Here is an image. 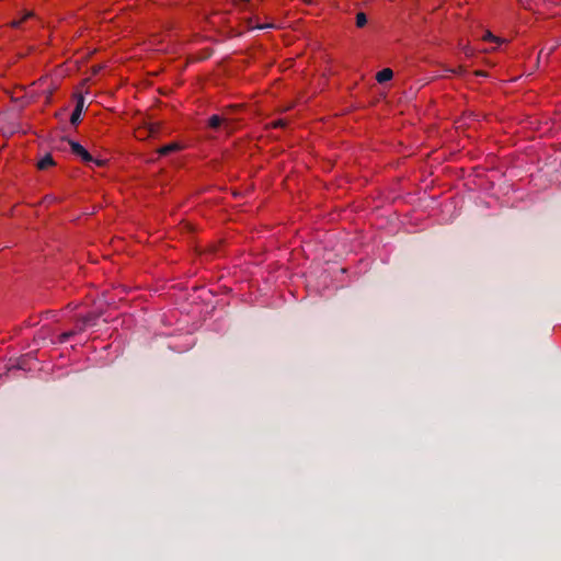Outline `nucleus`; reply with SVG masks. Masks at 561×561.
<instances>
[{
  "label": "nucleus",
  "mask_w": 561,
  "mask_h": 561,
  "mask_svg": "<svg viewBox=\"0 0 561 561\" xmlns=\"http://www.w3.org/2000/svg\"><path fill=\"white\" fill-rule=\"evenodd\" d=\"M367 24V16L364 12H358L356 14V26L364 27Z\"/></svg>",
  "instance_id": "nucleus-8"
},
{
  "label": "nucleus",
  "mask_w": 561,
  "mask_h": 561,
  "mask_svg": "<svg viewBox=\"0 0 561 561\" xmlns=\"http://www.w3.org/2000/svg\"><path fill=\"white\" fill-rule=\"evenodd\" d=\"M83 108H84V98L81 94H79V95H77L76 107L70 116V123L72 125H77L79 123Z\"/></svg>",
  "instance_id": "nucleus-3"
},
{
  "label": "nucleus",
  "mask_w": 561,
  "mask_h": 561,
  "mask_svg": "<svg viewBox=\"0 0 561 561\" xmlns=\"http://www.w3.org/2000/svg\"><path fill=\"white\" fill-rule=\"evenodd\" d=\"M89 325L87 323H84V320L81 318L78 319L77 323H76V333L77 332H83Z\"/></svg>",
  "instance_id": "nucleus-9"
},
{
  "label": "nucleus",
  "mask_w": 561,
  "mask_h": 561,
  "mask_svg": "<svg viewBox=\"0 0 561 561\" xmlns=\"http://www.w3.org/2000/svg\"><path fill=\"white\" fill-rule=\"evenodd\" d=\"M274 27V24H262V25H257L256 28L259 30H265V28H272Z\"/></svg>",
  "instance_id": "nucleus-18"
},
{
  "label": "nucleus",
  "mask_w": 561,
  "mask_h": 561,
  "mask_svg": "<svg viewBox=\"0 0 561 561\" xmlns=\"http://www.w3.org/2000/svg\"><path fill=\"white\" fill-rule=\"evenodd\" d=\"M89 325L87 323H84V320L81 318L78 319L77 323H76V333L77 332H83Z\"/></svg>",
  "instance_id": "nucleus-12"
},
{
  "label": "nucleus",
  "mask_w": 561,
  "mask_h": 561,
  "mask_svg": "<svg viewBox=\"0 0 561 561\" xmlns=\"http://www.w3.org/2000/svg\"><path fill=\"white\" fill-rule=\"evenodd\" d=\"M483 39L484 41H492V42H496L499 43L500 42V38L494 36L491 32H485L484 36H483Z\"/></svg>",
  "instance_id": "nucleus-14"
},
{
  "label": "nucleus",
  "mask_w": 561,
  "mask_h": 561,
  "mask_svg": "<svg viewBox=\"0 0 561 561\" xmlns=\"http://www.w3.org/2000/svg\"><path fill=\"white\" fill-rule=\"evenodd\" d=\"M306 3H311L312 0H304Z\"/></svg>",
  "instance_id": "nucleus-20"
},
{
  "label": "nucleus",
  "mask_w": 561,
  "mask_h": 561,
  "mask_svg": "<svg viewBox=\"0 0 561 561\" xmlns=\"http://www.w3.org/2000/svg\"><path fill=\"white\" fill-rule=\"evenodd\" d=\"M180 149V146L176 142H171L169 145L162 146L158 149V153L160 156H168Z\"/></svg>",
  "instance_id": "nucleus-6"
},
{
  "label": "nucleus",
  "mask_w": 561,
  "mask_h": 561,
  "mask_svg": "<svg viewBox=\"0 0 561 561\" xmlns=\"http://www.w3.org/2000/svg\"><path fill=\"white\" fill-rule=\"evenodd\" d=\"M233 119L229 117H220L219 115H213L208 119V126L213 129H217L220 126H224V129L227 131V134L232 133Z\"/></svg>",
  "instance_id": "nucleus-1"
},
{
  "label": "nucleus",
  "mask_w": 561,
  "mask_h": 561,
  "mask_svg": "<svg viewBox=\"0 0 561 561\" xmlns=\"http://www.w3.org/2000/svg\"><path fill=\"white\" fill-rule=\"evenodd\" d=\"M82 319L84 320V323H87L89 327H92V325L96 324L99 314L95 312H91V313H88L87 316H83Z\"/></svg>",
  "instance_id": "nucleus-7"
},
{
  "label": "nucleus",
  "mask_w": 561,
  "mask_h": 561,
  "mask_svg": "<svg viewBox=\"0 0 561 561\" xmlns=\"http://www.w3.org/2000/svg\"><path fill=\"white\" fill-rule=\"evenodd\" d=\"M31 16H33V12H27L25 13V15L23 16L22 19V22L26 21L27 19H30Z\"/></svg>",
  "instance_id": "nucleus-19"
},
{
  "label": "nucleus",
  "mask_w": 561,
  "mask_h": 561,
  "mask_svg": "<svg viewBox=\"0 0 561 561\" xmlns=\"http://www.w3.org/2000/svg\"><path fill=\"white\" fill-rule=\"evenodd\" d=\"M68 142L72 153L79 157L83 162L89 163L90 161H93V157L82 145L75 140H68Z\"/></svg>",
  "instance_id": "nucleus-2"
},
{
  "label": "nucleus",
  "mask_w": 561,
  "mask_h": 561,
  "mask_svg": "<svg viewBox=\"0 0 561 561\" xmlns=\"http://www.w3.org/2000/svg\"><path fill=\"white\" fill-rule=\"evenodd\" d=\"M89 325L87 323H84V320L81 318L78 319L77 323H76V333L77 332H83Z\"/></svg>",
  "instance_id": "nucleus-10"
},
{
  "label": "nucleus",
  "mask_w": 561,
  "mask_h": 561,
  "mask_svg": "<svg viewBox=\"0 0 561 561\" xmlns=\"http://www.w3.org/2000/svg\"><path fill=\"white\" fill-rule=\"evenodd\" d=\"M274 127H284L286 125V122L283 119H278L273 123Z\"/></svg>",
  "instance_id": "nucleus-16"
},
{
  "label": "nucleus",
  "mask_w": 561,
  "mask_h": 561,
  "mask_svg": "<svg viewBox=\"0 0 561 561\" xmlns=\"http://www.w3.org/2000/svg\"><path fill=\"white\" fill-rule=\"evenodd\" d=\"M392 77H393V71L390 68H385L376 75V80L379 83H383V82L391 80Z\"/></svg>",
  "instance_id": "nucleus-5"
},
{
  "label": "nucleus",
  "mask_w": 561,
  "mask_h": 561,
  "mask_svg": "<svg viewBox=\"0 0 561 561\" xmlns=\"http://www.w3.org/2000/svg\"><path fill=\"white\" fill-rule=\"evenodd\" d=\"M91 162L94 163L96 167H103L106 163V161L103 159H94V158H93V161H91Z\"/></svg>",
  "instance_id": "nucleus-15"
},
{
  "label": "nucleus",
  "mask_w": 561,
  "mask_h": 561,
  "mask_svg": "<svg viewBox=\"0 0 561 561\" xmlns=\"http://www.w3.org/2000/svg\"><path fill=\"white\" fill-rule=\"evenodd\" d=\"M55 165V161L51 157V154L47 153L45 154L41 160H38L36 167L38 170H47L48 168Z\"/></svg>",
  "instance_id": "nucleus-4"
},
{
  "label": "nucleus",
  "mask_w": 561,
  "mask_h": 561,
  "mask_svg": "<svg viewBox=\"0 0 561 561\" xmlns=\"http://www.w3.org/2000/svg\"><path fill=\"white\" fill-rule=\"evenodd\" d=\"M89 325L87 323H84V320L81 318L78 319L77 323H76V333L77 332H83Z\"/></svg>",
  "instance_id": "nucleus-11"
},
{
  "label": "nucleus",
  "mask_w": 561,
  "mask_h": 561,
  "mask_svg": "<svg viewBox=\"0 0 561 561\" xmlns=\"http://www.w3.org/2000/svg\"><path fill=\"white\" fill-rule=\"evenodd\" d=\"M22 23H23L22 20L12 21L11 22V26L14 27V28H18V27L21 26Z\"/></svg>",
  "instance_id": "nucleus-17"
},
{
  "label": "nucleus",
  "mask_w": 561,
  "mask_h": 561,
  "mask_svg": "<svg viewBox=\"0 0 561 561\" xmlns=\"http://www.w3.org/2000/svg\"><path fill=\"white\" fill-rule=\"evenodd\" d=\"M76 334V331H68L60 335L59 340L61 343L67 342L70 337Z\"/></svg>",
  "instance_id": "nucleus-13"
}]
</instances>
